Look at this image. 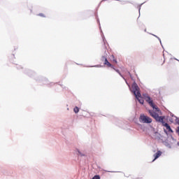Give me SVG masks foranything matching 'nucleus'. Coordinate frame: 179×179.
Segmentation results:
<instances>
[{"instance_id":"39448f33","label":"nucleus","mask_w":179,"mask_h":179,"mask_svg":"<svg viewBox=\"0 0 179 179\" xmlns=\"http://www.w3.org/2000/svg\"><path fill=\"white\" fill-rule=\"evenodd\" d=\"M162 151L158 150L155 154H154L153 157H155L152 162H155V160H157V159H159V156H162Z\"/></svg>"},{"instance_id":"9b49d317","label":"nucleus","mask_w":179,"mask_h":179,"mask_svg":"<svg viewBox=\"0 0 179 179\" xmlns=\"http://www.w3.org/2000/svg\"><path fill=\"white\" fill-rule=\"evenodd\" d=\"M113 69L114 71H115V72H117L120 75V76H121V78H122V79H124V76H122V74L121 73L119 69H115V67H114Z\"/></svg>"},{"instance_id":"dca6fc26","label":"nucleus","mask_w":179,"mask_h":179,"mask_svg":"<svg viewBox=\"0 0 179 179\" xmlns=\"http://www.w3.org/2000/svg\"><path fill=\"white\" fill-rule=\"evenodd\" d=\"M124 80H125V83H127V85L129 86V89L131 88V85H129V84L128 83V82L127 81V79H125V78L124 77ZM130 90H131V92H132V90H131L130 89Z\"/></svg>"},{"instance_id":"2eb2a0df","label":"nucleus","mask_w":179,"mask_h":179,"mask_svg":"<svg viewBox=\"0 0 179 179\" xmlns=\"http://www.w3.org/2000/svg\"><path fill=\"white\" fill-rule=\"evenodd\" d=\"M26 73H27V75H29V76H31V73H34V72H33L30 70H28V71H27Z\"/></svg>"},{"instance_id":"7ed1b4c3","label":"nucleus","mask_w":179,"mask_h":179,"mask_svg":"<svg viewBox=\"0 0 179 179\" xmlns=\"http://www.w3.org/2000/svg\"><path fill=\"white\" fill-rule=\"evenodd\" d=\"M140 120L143 122V124H150L152 122V118L145 115H141Z\"/></svg>"},{"instance_id":"1a4fd4ad","label":"nucleus","mask_w":179,"mask_h":179,"mask_svg":"<svg viewBox=\"0 0 179 179\" xmlns=\"http://www.w3.org/2000/svg\"><path fill=\"white\" fill-rule=\"evenodd\" d=\"M77 155L78 156H80V157H83L86 156V155L84 152H82L79 149H77Z\"/></svg>"},{"instance_id":"4468645a","label":"nucleus","mask_w":179,"mask_h":179,"mask_svg":"<svg viewBox=\"0 0 179 179\" xmlns=\"http://www.w3.org/2000/svg\"><path fill=\"white\" fill-rule=\"evenodd\" d=\"M165 146L169 149H171V145L169 142H165Z\"/></svg>"},{"instance_id":"aec40b11","label":"nucleus","mask_w":179,"mask_h":179,"mask_svg":"<svg viewBox=\"0 0 179 179\" xmlns=\"http://www.w3.org/2000/svg\"><path fill=\"white\" fill-rule=\"evenodd\" d=\"M92 179H100V176L96 175L92 178Z\"/></svg>"},{"instance_id":"f3484780","label":"nucleus","mask_w":179,"mask_h":179,"mask_svg":"<svg viewBox=\"0 0 179 179\" xmlns=\"http://www.w3.org/2000/svg\"><path fill=\"white\" fill-rule=\"evenodd\" d=\"M96 20H97V23L99 24V29L100 30H101V27H100V20L99 19V17H96Z\"/></svg>"},{"instance_id":"393cba45","label":"nucleus","mask_w":179,"mask_h":179,"mask_svg":"<svg viewBox=\"0 0 179 179\" xmlns=\"http://www.w3.org/2000/svg\"><path fill=\"white\" fill-rule=\"evenodd\" d=\"M107 173H115L114 171H106Z\"/></svg>"},{"instance_id":"4be33fe9","label":"nucleus","mask_w":179,"mask_h":179,"mask_svg":"<svg viewBox=\"0 0 179 179\" xmlns=\"http://www.w3.org/2000/svg\"><path fill=\"white\" fill-rule=\"evenodd\" d=\"M176 124H178L179 125V118L178 117H176Z\"/></svg>"},{"instance_id":"7c9ffc66","label":"nucleus","mask_w":179,"mask_h":179,"mask_svg":"<svg viewBox=\"0 0 179 179\" xmlns=\"http://www.w3.org/2000/svg\"><path fill=\"white\" fill-rule=\"evenodd\" d=\"M145 31H146V29H145Z\"/></svg>"},{"instance_id":"ddd939ff","label":"nucleus","mask_w":179,"mask_h":179,"mask_svg":"<svg viewBox=\"0 0 179 179\" xmlns=\"http://www.w3.org/2000/svg\"><path fill=\"white\" fill-rule=\"evenodd\" d=\"M152 35L154 36V37H156V38H157V39L159 40V41L161 45H162V47H163V45L162 44V39H160V38H159V36H156V35H155V34H152Z\"/></svg>"},{"instance_id":"423d86ee","label":"nucleus","mask_w":179,"mask_h":179,"mask_svg":"<svg viewBox=\"0 0 179 179\" xmlns=\"http://www.w3.org/2000/svg\"><path fill=\"white\" fill-rule=\"evenodd\" d=\"M150 106L153 108V110H155L157 113H159V111H160V109L157 106H156L153 101L151 103H150Z\"/></svg>"},{"instance_id":"f257e3e1","label":"nucleus","mask_w":179,"mask_h":179,"mask_svg":"<svg viewBox=\"0 0 179 179\" xmlns=\"http://www.w3.org/2000/svg\"><path fill=\"white\" fill-rule=\"evenodd\" d=\"M131 88H132V93H134L138 103H140V104H143V103H145V101L143 100V99H142V95H141L139 86H138V84H136V82L135 81L134 82V83L131 85Z\"/></svg>"},{"instance_id":"a211bd4d","label":"nucleus","mask_w":179,"mask_h":179,"mask_svg":"<svg viewBox=\"0 0 179 179\" xmlns=\"http://www.w3.org/2000/svg\"><path fill=\"white\" fill-rule=\"evenodd\" d=\"M101 65H95V66H91L90 68H101Z\"/></svg>"},{"instance_id":"6e6552de","label":"nucleus","mask_w":179,"mask_h":179,"mask_svg":"<svg viewBox=\"0 0 179 179\" xmlns=\"http://www.w3.org/2000/svg\"><path fill=\"white\" fill-rule=\"evenodd\" d=\"M145 101H147V103H148V104L153 103V100L152 99V98H150V96H145Z\"/></svg>"},{"instance_id":"a878e982","label":"nucleus","mask_w":179,"mask_h":179,"mask_svg":"<svg viewBox=\"0 0 179 179\" xmlns=\"http://www.w3.org/2000/svg\"><path fill=\"white\" fill-rule=\"evenodd\" d=\"M114 61V62H115V64H117V60H113Z\"/></svg>"},{"instance_id":"cd10ccee","label":"nucleus","mask_w":179,"mask_h":179,"mask_svg":"<svg viewBox=\"0 0 179 179\" xmlns=\"http://www.w3.org/2000/svg\"><path fill=\"white\" fill-rule=\"evenodd\" d=\"M165 133H166V134H167V131H165Z\"/></svg>"},{"instance_id":"5701e85b","label":"nucleus","mask_w":179,"mask_h":179,"mask_svg":"<svg viewBox=\"0 0 179 179\" xmlns=\"http://www.w3.org/2000/svg\"><path fill=\"white\" fill-rule=\"evenodd\" d=\"M129 75L132 80H134V77H132V74H131L130 72H129Z\"/></svg>"},{"instance_id":"bb28decb","label":"nucleus","mask_w":179,"mask_h":179,"mask_svg":"<svg viewBox=\"0 0 179 179\" xmlns=\"http://www.w3.org/2000/svg\"><path fill=\"white\" fill-rule=\"evenodd\" d=\"M175 59H176V61H178V62H179V60H178V59H177L176 58H175Z\"/></svg>"},{"instance_id":"c85d7f7f","label":"nucleus","mask_w":179,"mask_h":179,"mask_svg":"<svg viewBox=\"0 0 179 179\" xmlns=\"http://www.w3.org/2000/svg\"><path fill=\"white\" fill-rule=\"evenodd\" d=\"M172 117H174V115H172Z\"/></svg>"},{"instance_id":"f8f14e48","label":"nucleus","mask_w":179,"mask_h":179,"mask_svg":"<svg viewBox=\"0 0 179 179\" xmlns=\"http://www.w3.org/2000/svg\"><path fill=\"white\" fill-rule=\"evenodd\" d=\"M73 111L76 114H78V113H79V108L78 106H76L74 108H73Z\"/></svg>"},{"instance_id":"b1692460","label":"nucleus","mask_w":179,"mask_h":179,"mask_svg":"<svg viewBox=\"0 0 179 179\" xmlns=\"http://www.w3.org/2000/svg\"><path fill=\"white\" fill-rule=\"evenodd\" d=\"M38 15V16H41L42 17H45V16H44V14H43V13H39Z\"/></svg>"},{"instance_id":"c756f323","label":"nucleus","mask_w":179,"mask_h":179,"mask_svg":"<svg viewBox=\"0 0 179 179\" xmlns=\"http://www.w3.org/2000/svg\"><path fill=\"white\" fill-rule=\"evenodd\" d=\"M155 134H159V133L156 132Z\"/></svg>"},{"instance_id":"20e7f679","label":"nucleus","mask_w":179,"mask_h":179,"mask_svg":"<svg viewBox=\"0 0 179 179\" xmlns=\"http://www.w3.org/2000/svg\"><path fill=\"white\" fill-rule=\"evenodd\" d=\"M101 61H104V63H103L104 65H107V66H109L110 68H112L113 69H114V66H113V64H111V63L108 62V60L107 59V57L102 56Z\"/></svg>"},{"instance_id":"f03ea898","label":"nucleus","mask_w":179,"mask_h":179,"mask_svg":"<svg viewBox=\"0 0 179 179\" xmlns=\"http://www.w3.org/2000/svg\"><path fill=\"white\" fill-rule=\"evenodd\" d=\"M149 114L157 122H161L163 127L164 126V124H166V122H164V118H166L165 116H159L157 113L150 110H149Z\"/></svg>"},{"instance_id":"9d476101","label":"nucleus","mask_w":179,"mask_h":179,"mask_svg":"<svg viewBox=\"0 0 179 179\" xmlns=\"http://www.w3.org/2000/svg\"><path fill=\"white\" fill-rule=\"evenodd\" d=\"M101 37L103 41V44H106V43H107V40H106V37L104 36V34H103V31H101Z\"/></svg>"},{"instance_id":"412c9836","label":"nucleus","mask_w":179,"mask_h":179,"mask_svg":"<svg viewBox=\"0 0 179 179\" xmlns=\"http://www.w3.org/2000/svg\"><path fill=\"white\" fill-rule=\"evenodd\" d=\"M143 5V3L138 6V12L141 13V7Z\"/></svg>"},{"instance_id":"0eeeda50","label":"nucleus","mask_w":179,"mask_h":179,"mask_svg":"<svg viewBox=\"0 0 179 179\" xmlns=\"http://www.w3.org/2000/svg\"><path fill=\"white\" fill-rule=\"evenodd\" d=\"M164 127H165L166 128V129L169 131V132H171V134H173V129H171V127H170V124H169V123H166L164 124Z\"/></svg>"},{"instance_id":"6ab92c4d","label":"nucleus","mask_w":179,"mask_h":179,"mask_svg":"<svg viewBox=\"0 0 179 179\" xmlns=\"http://www.w3.org/2000/svg\"><path fill=\"white\" fill-rule=\"evenodd\" d=\"M48 83H49L48 80L45 79V80H43V85H48Z\"/></svg>"}]
</instances>
